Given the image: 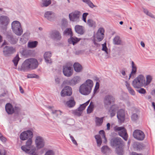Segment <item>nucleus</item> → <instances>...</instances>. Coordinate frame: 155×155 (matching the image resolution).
Listing matches in <instances>:
<instances>
[{
    "instance_id": "42",
    "label": "nucleus",
    "mask_w": 155,
    "mask_h": 155,
    "mask_svg": "<svg viewBox=\"0 0 155 155\" xmlns=\"http://www.w3.org/2000/svg\"><path fill=\"white\" fill-rule=\"evenodd\" d=\"M82 1L87 4L91 8H93L94 7H96L91 2L90 0H82Z\"/></svg>"
},
{
    "instance_id": "50",
    "label": "nucleus",
    "mask_w": 155,
    "mask_h": 155,
    "mask_svg": "<svg viewBox=\"0 0 155 155\" xmlns=\"http://www.w3.org/2000/svg\"><path fill=\"white\" fill-rule=\"evenodd\" d=\"M131 119L133 121H135L138 119V116L136 114H133L131 116Z\"/></svg>"
},
{
    "instance_id": "60",
    "label": "nucleus",
    "mask_w": 155,
    "mask_h": 155,
    "mask_svg": "<svg viewBox=\"0 0 155 155\" xmlns=\"http://www.w3.org/2000/svg\"><path fill=\"white\" fill-rule=\"evenodd\" d=\"M0 140L3 142H5L6 140V139L3 137L2 135L0 136Z\"/></svg>"
},
{
    "instance_id": "14",
    "label": "nucleus",
    "mask_w": 155,
    "mask_h": 155,
    "mask_svg": "<svg viewBox=\"0 0 155 155\" xmlns=\"http://www.w3.org/2000/svg\"><path fill=\"white\" fill-rule=\"evenodd\" d=\"M49 35L51 38L56 41H59L62 38L61 33L56 30L51 31L49 33Z\"/></svg>"
},
{
    "instance_id": "49",
    "label": "nucleus",
    "mask_w": 155,
    "mask_h": 155,
    "mask_svg": "<svg viewBox=\"0 0 155 155\" xmlns=\"http://www.w3.org/2000/svg\"><path fill=\"white\" fill-rule=\"evenodd\" d=\"M27 77L28 78H38L39 76L35 74H28L27 75Z\"/></svg>"
},
{
    "instance_id": "45",
    "label": "nucleus",
    "mask_w": 155,
    "mask_h": 155,
    "mask_svg": "<svg viewBox=\"0 0 155 155\" xmlns=\"http://www.w3.org/2000/svg\"><path fill=\"white\" fill-rule=\"evenodd\" d=\"M104 35H102L101 34H100L99 33H97L96 38L98 41H101L104 38Z\"/></svg>"
},
{
    "instance_id": "7",
    "label": "nucleus",
    "mask_w": 155,
    "mask_h": 155,
    "mask_svg": "<svg viewBox=\"0 0 155 155\" xmlns=\"http://www.w3.org/2000/svg\"><path fill=\"white\" fill-rule=\"evenodd\" d=\"M115 98L111 95H107L103 99V104L104 107L106 109L109 108L112 104L114 103Z\"/></svg>"
},
{
    "instance_id": "51",
    "label": "nucleus",
    "mask_w": 155,
    "mask_h": 155,
    "mask_svg": "<svg viewBox=\"0 0 155 155\" xmlns=\"http://www.w3.org/2000/svg\"><path fill=\"white\" fill-rule=\"evenodd\" d=\"M44 155H54V152L52 150H48Z\"/></svg>"
},
{
    "instance_id": "58",
    "label": "nucleus",
    "mask_w": 155,
    "mask_h": 155,
    "mask_svg": "<svg viewBox=\"0 0 155 155\" xmlns=\"http://www.w3.org/2000/svg\"><path fill=\"white\" fill-rule=\"evenodd\" d=\"M84 104L81 105V106L78 108L79 109L81 110V111H83L85 108L86 106H85Z\"/></svg>"
},
{
    "instance_id": "22",
    "label": "nucleus",
    "mask_w": 155,
    "mask_h": 155,
    "mask_svg": "<svg viewBox=\"0 0 155 155\" xmlns=\"http://www.w3.org/2000/svg\"><path fill=\"white\" fill-rule=\"evenodd\" d=\"M117 117L118 119L121 121H123L125 118V114L124 110H119L117 113Z\"/></svg>"
},
{
    "instance_id": "63",
    "label": "nucleus",
    "mask_w": 155,
    "mask_h": 155,
    "mask_svg": "<svg viewBox=\"0 0 155 155\" xmlns=\"http://www.w3.org/2000/svg\"><path fill=\"white\" fill-rule=\"evenodd\" d=\"M19 90L21 94H23L24 93V91L23 89H22V87L21 86L19 87Z\"/></svg>"
},
{
    "instance_id": "64",
    "label": "nucleus",
    "mask_w": 155,
    "mask_h": 155,
    "mask_svg": "<svg viewBox=\"0 0 155 155\" xmlns=\"http://www.w3.org/2000/svg\"><path fill=\"white\" fill-rule=\"evenodd\" d=\"M121 73L123 76H125L126 75L125 71L124 70H122L120 71Z\"/></svg>"
},
{
    "instance_id": "38",
    "label": "nucleus",
    "mask_w": 155,
    "mask_h": 155,
    "mask_svg": "<svg viewBox=\"0 0 155 155\" xmlns=\"http://www.w3.org/2000/svg\"><path fill=\"white\" fill-rule=\"evenodd\" d=\"M94 107V105L93 103L92 102H91L87 109V114H90L91 113L93 110Z\"/></svg>"
},
{
    "instance_id": "61",
    "label": "nucleus",
    "mask_w": 155,
    "mask_h": 155,
    "mask_svg": "<svg viewBox=\"0 0 155 155\" xmlns=\"http://www.w3.org/2000/svg\"><path fill=\"white\" fill-rule=\"evenodd\" d=\"M98 86H95V88L94 90V94L97 93V90L99 89Z\"/></svg>"
},
{
    "instance_id": "44",
    "label": "nucleus",
    "mask_w": 155,
    "mask_h": 155,
    "mask_svg": "<svg viewBox=\"0 0 155 155\" xmlns=\"http://www.w3.org/2000/svg\"><path fill=\"white\" fill-rule=\"evenodd\" d=\"M152 80V78L151 76L150 75H148L146 77V81H145V86H147L149 84Z\"/></svg>"
},
{
    "instance_id": "15",
    "label": "nucleus",
    "mask_w": 155,
    "mask_h": 155,
    "mask_svg": "<svg viewBox=\"0 0 155 155\" xmlns=\"http://www.w3.org/2000/svg\"><path fill=\"white\" fill-rule=\"evenodd\" d=\"M36 147L38 149L43 148L45 146V142L42 137L40 136L36 137L35 140Z\"/></svg>"
},
{
    "instance_id": "39",
    "label": "nucleus",
    "mask_w": 155,
    "mask_h": 155,
    "mask_svg": "<svg viewBox=\"0 0 155 155\" xmlns=\"http://www.w3.org/2000/svg\"><path fill=\"white\" fill-rule=\"evenodd\" d=\"M51 1L50 0H42V4L41 5L42 7H47L51 4Z\"/></svg>"
},
{
    "instance_id": "12",
    "label": "nucleus",
    "mask_w": 155,
    "mask_h": 155,
    "mask_svg": "<svg viewBox=\"0 0 155 155\" xmlns=\"http://www.w3.org/2000/svg\"><path fill=\"white\" fill-rule=\"evenodd\" d=\"M134 137L139 140H143L145 138V134L144 133L139 130H136L133 133Z\"/></svg>"
},
{
    "instance_id": "25",
    "label": "nucleus",
    "mask_w": 155,
    "mask_h": 155,
    "mask_svg": "<svg viewBox=\"0 0 155 155\" xmlns=\"http://www.w3.org/2000/svg\"><path fill=\"white\" fill-rule=\"evenodd\" d=\"M131 66L132 70L129 76V80L130 79L132 76H133L136 74L137 71V67L133 61L131 62Z\"/></svg>"
},
{
    "instance_id": "11",
    "label": "nucleus",
    "mask_w": 155,
    "mask_h": 155,
    "mask_svg": "<svg viewBox=\"0 0 155 155\" xmlns=\"http://www.w3.org/2000/svg\"><path fill=\"white\" fill-rule=\"evenodd\" d=\"M80 15L81 14L80 12L76 11L70 13L69 14V17L71 21L77 23L80 21Z\"/></svg>"
},
{
    "instance_id": "1",
    "label": "nucleus",
    "mask_w": 155,
    "mask_h": 155,
    "mask_svg": "<svg viewBox=\"0 0 155 155\" xmlns=\"http://www.w3.org/2000/svg\"><path fill=\"white\" fill-rule=\"evenodd\" d=\"M38 61L36 59L34 58L28 59L24 62L21 68H18V70L25 71L34 69L38 67Z\"/></svg>"
},
{
    "instance_id": "18",
    "label": "nucleus",
    "mask_w": 155,
    "mask_h": 155,
    "mask_svg": "<svg viewBox=\"0 0 155 155\" xmlns=\"http://www.w3.org/2000/svg\"><path fill=\"white\" fill-rule=\"evenodd\" d=\"M14 51V49L13 47L7 46L4 48L3 51L4 55L6 57L9 56L13 54Z\"/></svg>"
},
{
    "instance_id": "48",
    "label": "nucleus",
    "mask_w": 155,
    "mask_h": 155,
    "mask_svg": "<svg viewBox=\"0 0 155 155\" xmlns=\"http://www.w3.org/2000/svg\"><path fill=\"white\" fill-rule=\"evenodd\" d=\"M99 133L100 135H99L101 136V138H104V139L106 140V139L105 137V133L104 131L103 130H100L99 132Z\"/></svg>"
},
{
    "instance_id": "2",
    "label": "nucleus",
    "mask_w": 155,
    "mask_h": 155,
    "mask_svg": "<svg viewBox=\"0 0 155 155\" xmlns=\"http://www.w3.org/2000/svg\"><path fill=\"white\" fill-rule=\"evenodd\" d=\"M93 85V81L90 79H87L84 83L80 87V93L84 95L89 94L91 92Z\"/></svg>"
},
{
    "instance_id": "16",
    "label": "nucleus",
    "mask_w": 155,
    "mask_h": 155,
    "mask_svg": "<svg viewBox=\"0 0 155 155\" xmlns=\"http://www.w3.org/2000/svg\"><path fill=\"white\" fill-rule=\"evenodd\" d=\"M72 94V88L69 86H65L61 92V95L62 97L70 96Z\"/></svg>"
},
{
    "instance_id": "62",
    "label": "nucleus",
    "mask_w": 155,
    "mask_h": 155,
    "mask_svg": "<svg viewBox=\"0 0 155 155\" xmlns=\"http://www.w3.org/2000/svg\"><path fill=\"white\" fill-rule=\"evenodd\" d=\"M131 155H143L141 153H138L136 152H133L131 154Z\"/></svg>"
},
{
    "instance_id": "6",
    "label": "nucleus",
    "mask_w": 155,
    "mask_h": 155,
    "mask_svg": "<svg viewBox=\"0 0 155 155\" xmlns=\"http://www.w3.org/2000/svg\"><path fill=\"white\" fill-rule=\"evenodd\" d=\"M64 35H69L71 36V38L68 39V41L69 43L73 44V45H74L81 40L80 38L72 37V33L70 28L66 29L64 32Z\"/></svg>"
},
{
    "instance_id": "32",
    "label": "nucleus",
    "mask_w": 155,
    "mask_h": 155,
    "mask_svg": "<svg viewBox=\"0 0 155 155\" xmlns=\"http://www.w3.org/2000/svg\"><path fill=\"white\" fill-rule=\"evenodd\" d=\"M76 102L73 98L71 97L66 103L67 105L69 107H72L75 105Z\"/></svg>"
},
{
    "instance_id": "29",
    "label": "nucleus",
    "mask_w": 155,
    "mask_h": 155,
    "mask_svg": "<svg viewBox=\"0 0 155 155\" xmlns=\"http://www.w3.org/2000/svg\"><path fill=\"white\" fill-rule=\"evenodd\" d=\"M29 33L26 32L23 34L21 38H20V40L23 44L25 43L28 40Z\"/></svg>"
},
{
    "instance_id": "47",
    "label": "nucleus",
    "mask_w": 155,
    "mask_h": 155,
    "mask_svg": "<svg viewBox=\"0 0 155 155\" xmlns=\"http://www.w3.org/2000/svg\"><path fill=\"white\" fill-rule=\"evenodd\" d=\"M87 23L90 27H92L95 25V22L91 19H89L87 20Z\"/></svg>"
},
{
    "instance_id": "52",
    "label": "nucleus",
    "mask_w": 155,
    "mask_h": 155,
    "mask_svg": "<svg viewBox=\"0 0 155 155\" xmlns=\"http://www.w3.org/2000/svg\"><path fill=\"white\" fill-rule=\"evenodd\" d=\"M137 91L140 93L142 94H145L146 93V90L143 88H141L137 90Z\"/></svg>"
},
{
    "instance_id": "13",
    "label": "nucleus",
    "mask_w": 155,
    "mask_h": 155,
    "mask_svg": "<svg viewBox=\"0 0 155 155\" xmlns=\"http://www.w3.org/2000/svg\"><path fill=\"white\" fill-rule=\"evenodd\" d=\"M110 144L114 147H118L123 146V142L122 139L120 137H115L111 140Z\"/></svg>"
},
{
    "instance_id": "31",
    "label": "nucleus",
    "mask_w": 155,
    "mask_h": 155,
    "mask_svg": "<svg viewBox=\"0 0 155 155\" xmlns=\"http://www.w3.org/2000/svg\"><path fill=\"white\" fill-rule=\"evenodd\" d=\"M102 50L104 51L106 53V57L107 58H108L110 56L109 51H108V48L107 47V44L106 42L102 45Z\"/></svg>"
},
{
    "instance_id": "17",
    "label": "nucleus",
    "mask_w": 155,
    "mask_h": 155,
    "mask_svg": "<svg viewBox=\"0 0 155 155\" xmlns=\"http://www.w3.org/2000/svg\"><path fill=\"white\" fill-rule=\"evenodd\" d=\"M81 80V78L80 77L76 76L71 80H66L64 82H65L68 85L73 86L79 83Z\"/></svg>"
},
{
    "instance_id": "53",
    "label": "nucleus",
    "mask_w": 155,
    "mask_h": 155,
    "mask_svg": "<svg viewBox=\"0 0 155 155\" xmlns=\"http://www.w3.org/2000/svg\"><path fill=\"white\" fill-rule=\"evenodd\" d=\"M14 112H15L16 113H19L21 110V108L20 107L18 106H15L14 108Z\"/></svg>"
},
{
    "instance_id": "54",
    "label": "nucleus",
    "mask_w": 155,
    "mask_h": 155,
    "mask_svg": "<svg viewBox=\"0 0 155 155\" xmlns=\"http://www.w3.org/2000/svg\"><path fill=\"white\" fill-rule=\"evenodd\" d=\"M104 29L103 28H100L98 30L97 33H99L100 34H101L102 35H104Z\"/></svg>"
},
{
    "instance_id": "57",
    "label": "nucleus",
    "mask_w": 155,
    "mask_h": 155,
    "mask_svg": "<svg viewBox=\"0 0 155 155\" xmlns=\"http://www.w3.org/2000/svg\"><path fill=\"white\" fill-rule=\"evenodd\" d=\"M52 113L53 114H58L60 113V114L61 115V112L60 110H52Z\"/></svg>"
},
{
    "instance_id": "23",
    "label": "nucleus",
    "mask_w": 155,
    "mask_h": 155,
    "mask_svg": "<svg viewBox=\"0 0 155 155\" xmlns=\"http://www.w3.org/2000/svg\"><path fill=\"white\" fill-rule=\"evenodd\" d=\"M75 32L80 35H83L84 32V27L78 25H76L74 27Z\"/></svg>"
},
{
    "instance_id": "36",
    "label": "nucleus",
    "mask_w": 155,
    "mask_h": 155,
    "mask_svg": "<svg viewBox=\"0 0 155 155\" xmlns=\"http://www.w3.org/2000/svg\"><path fill=\"white\" fill-rule=\"evenodd\" d=\"M123 146L117 147L116 149V153L118 155H122L124 153Z\"/></svg>"
},
{
    "instance_id": "40",
    "label": "nucleus",
    "mask_w": 155,
    "mask_h": 155,
    "mask_svg": "<svg viewBox=\"0 0 155 155\" xmlns=\"http://www.w3.org/2000/svg\"><path fill=\"white\" fill-rule=\"evenodd\" d=\"M95 138L96 140L97 146L100 147L102 143V141L101 137V136L98 135H96L95 136Z\"/></svg>"
},
{
    "instance_id": "3",
    "label": "nucleus",
    "mask_w": 155,
    "mask_h": 155,
    "mask_svg": "<svg viewBox=\"0 0 155 155\" xmlns=\"http://www.w3.org/2000/svg\"><path fill=\"white\" fill-rule=\"evenodd\" d=\"M32 139L28 140L26 142L25 145L21 147V149L27 153L32 155H36L34 154L35 148L32 145Z\"/></svg>"
},
{
    "instance_id": "43",
    "label": "nucleus",
    "mask_w": 155,
    "mask_h": 155,
    "mask_svg": "<svg viewBox=\"0 0 155 155\" xmlns=\"http://www.w3.org/2000/svg\"><path fill=\"white\" fill-rule=\"evenodd\" d=\"M114 105H112L110 108L109 112L110 113V116L111 117L114 116L116 114V109H113Z\"/></svg>"
},
{
    "instance_id": "34",
    "label": "nucleus",
    "mask_w": 155,
    "mask_h": 155,
    "mask_svg": "<svg viewBox=\"0 0 155 155\" xmlns=\"http://www.w3.org/2000/svg\"><path fill=\"white\" fill-rule=\"evenodd\" d=\"M8 41L12 44H15L17 41V39L14 38L12 36L8 35L7 36Z\"/></svg>"
},
{
    "instance_id": "28",
    "label": "nucleus",
    "mask_w": 155,
    "mask_h": 155,
    "mask_svg": "<svg viewBox=\"0 0 155 155\" xmlns=\"http://www.w3.org/2000/svg\"><path fill=\"white\" fill-rule=\"evenodd\" d=\"M125 83L126 86L129 93L132 95H135V92L133 89L131 87L130 83L127 81H125Z\"/></svg>"
},
{
    "instance_id": "56",
    "label": "nucleus",
    "mask_w": 155,
    "mask_h": 155,
    "mask_svg": "<svg viewBox=\"0 0 155 155\" xmlns=\"http://www.w3.org/2000/svg\"><path fill=\"white\" fill-rule=\"evenodd\" d=\"M69 135H70V137L71 138V139L73 143L75 145H76V146L78 145V143H77V142L74 139V137L72 136L71 135H70V134H69Z\"/></svg>"
},
{
    "instance_id": "8",
    "label": "nucleus",
    "mask_w": 155,
    "mask_h": 155,
    "mask_svg": "<svg viewBox=\"0 0 155 155\" xmlns=\"http://www.w3.org/2000/svg\"><path fill=\"white\" fill-rule=\"evenodd\" d=\"M71 65V64L68 63L63 66V72L65 76L69 77L73 74V69Z\"/></svg>"
},
{
    "instance_id": "35",
    "label": "nucleus",
    "mask_w": 155,
    "mask_h": 155,
    "mask_svg": "<svg viewBox=\"0 0 155 155\" xmlns=\"http://www.w3.org/2000/svg\"><path fill=\"white\" fill-rule=\"evenodd\" d=\"M38 44L37 41H29L28 43V46L29 48H33L36 47Z\"/></svg>"
},
{
    "instance_id": "20",
    "label": "nucleus",
    "mask_w": 155,
    "mask_h": 155,
    "mask_svg": "<svg viewBox=\"0 0 155 155\" xmlns=\"http://www.w3.org/2000/svg\"><path fill=\"white\" fill-rule=\"evenodd\" d=\"M9 22V19L8 18L4 15H2L0 17V23L2 25H7Z\"/></svg>"
},
{
    "instance_id": "41",
    "label": "nucleus",
    "mask_w": 155,
    "mask_h": 155,
    "mask_svg": "<svg viewBox=\"0 0 155 155\" xmlns=\"http://www.w3.org/2000/svg\"><path fill=\"white\" fill-rule=\"evenodd\" d=\"M81 110L79 109V108H78V110H73L72 113L75 116H80L81 115L82 112V111H81Z\"/></svg>"
},
{
    "instance_id": "59",
    "label": "nucleus",
    "mask_w": 155,
    "mask_h": 155,
    "mask_svg": "<svg viewBox=\"0 0 155 155\" xmlns=\"http://www.w3.org/2000/svg\"><path fill=\"white\" fill-rule=\"evenodd\" d=\"M0 155H6V152L4 149H0Z\"/></svg>"
},
{
    "instance_id": "55",
    "label": "nucleus",
    "mask_w": 155,
    "mask_h": 155,
    "mask_svg": "<svg viewBox=\"0 0 155 155\" xmlns=\"http://www.w3.org/2000/svg\"><path fill=\"white\" fill-rule=\"evenodd\" d=\"M88 15V14L87 13H84L82 16V18H83V20L84 21L86 22V18L87 16Z\"/></svg>"
},
{
    "instance_id": "30",
    "label": "nucleus",
    "mask_w": 155,
    "mask_h": 155,
    "mask_svg": "<svg viewBox=\"0 0 155 155\" xmlns=\"http://www.w3.org/2000/svg\"><path fill=\"white\" fill-rule=\"evenodd\" d=\"M73 67L74 71L77 72H80L82 71V67L78 63H74Z\"/></svg>"
},
{
    "instance_id": "33",
    "label": "nucleus",
    "mask_w": 155,
    "mask_h": 155,
    "mask_svg": "<svg viewBox=\"0 0 155 155\" xmlns=\"http://www.w3.org/2000/svg\"><path fill=\"white\" fill-rule=\"evenodd\" d=\"M133 148L137 150H142L143 146L142 144L138 142H134L133 145Z\"/></svg>"
},
{
    "instance_id": "26",
    "label": "nucleus",
    "mask_w": 155,
    "mask_h": 155,
    "mask_svg": "<svg viewBox=\"0 0 155 155\" xmlns=\"http://www.w3.org/2000/svg\"><path fill=\"white\" fill-rule=\"evenodd\" d=\"M113 43L115 45H124V43L121 41L120 37L118 36H115L113 39Z\"/></svg>"
},
{
    "instance_id": "46",
    "label": "nucleus",
    "mask_w": 155,
    "mask_h": 155,
    "mask_svg": "<svg viewBox=\"0 0 155 155\" xmlns=\"http://www.w3.org/2000/svg\"><path fill=\"white\" fill-rule=\"evenodd\" d=\"M19 60L18 55H17L13 59L12 61L15 66H17Z\"/></svg>"
},
{
    "instance_id": "37",
    "label": "nucleus",
    "mask_w": 155,
    "mask_h": 155,
    "mask_svg": "<svg viewBox=\"0 0 155 155\" xmlns=\"http://www.w3.org/2000/svg\"><path fill=\"white\" fill-rule=\"evenodd\" d=\"M104 117L99 118L98 117H96L95 123L96 125L97 126H101L103 122Z\"/></svg>"
},
{
    "instance_id": "4",
    "label": "nucleus",
    "mask_w": 155,
    "mask_h": 155,
    "mask_svg": "<svg viewBox=\"0 0 155 155\" xmlns=\"http://www.w3.org/2000/svg\"><path fill=\"white\" fill-rule=\"evenodd\" d=\"M145 78L142 74L137 76L132 81V85L135 88H140L143 86H145Z\"/></svg>"
},
{
    "instance_id": "19",
    "label": "nucleus",
    "mask_w": 155,
    "mask_h": 155,
    "mask_svg": "<svg viewBox=\"0 0 155 155\" xmlns=\"http://www.w3.org/2000/svg\"><path fill=\"white\" fill-rule=\"evenodd\" d=\"M44 16L47 19L51 21L54 19L55 15L54 13L52 11H47L45 12Z\"/></svg>"
},
{
    "instance_id": "24",
    "label": "nucleus",
    "mask_w": 155,
    "mask_h": 155,
    "mask_svg": "<svg viewBox=\"0 0 155 155\" xmlns=\"http://www.w3.org/2000/svg\"><path fill=\"white\" fill-rule=\"evenodd\" d=\"M51 53L49 51L45 52L44 55L45 61L47 63H51Z\"/></svg>"
},
{
    "instance_id": "27",
    "label": "nucleus",
    "mask_w": 155,
    "mask_h": 155,
    "mask_svg": "<svg viewBox=\"0 0 155 155\" xmlns=\"http://www.w3.org/2000/svg\"><path fill=\"white\" fill-rule=\"evenodd\" d=\"M101 151L103 154L108 155L111 153V150L107 146L105 145L101 147Z\"/></svg>"
},
{
    "instance_id": "10",
    "label": "nucleus",
    "mask_w": 155,
    "mask_h": 155,
    "mask_svg": "<svg viewBox=\"0 0 155 155\" xmlns=\"http://www.w3.org/2000/svg\"><path fill=\"white\" fill-rule=\"evenodd\" d=\"M33 137V132L30 130H28L22 132L20 136V139L23 140L32 139Z\"/></svg>"
},
{
    "instance_id": "9",
    "label": "nucleus",
    "mask_w": 155,
    "mask_h": 155,
    "mask_svg": "<svg viewBox=\"0 0 155 155\" xmlns=\"http://www.w3.org/2000/svg\"><path fill=\"white\" fill-rule=\"evenodd\" d=\"M115 131H119L118 132L119 135L122 137L125 140H127L128 137L126 129L122 127H114Z\"/></svg>"
},
{
    "instance_id": "21",
    "label": "nucleus",
    "mask_w": 155,
    "mask_h": 155,
    "mask_svg": "<svg viewBox=\"0 0 155 155\" xmlns=\"http://www.w3.org/2000/svg\"><path fill=\"white\" fill-rule=\"evenodd\" d=\"M5 110L8 114H12L14 112V108L10 103H7L5 106Z\"/></svg>"
},
{
    "instance_id": "5",
    "label": "nucleus",
    "mask_w": 155,
    "mask_h": 155,
    "mask_svg": "<svg viewBox=\"0 0 155 155\" xmlns=\"http://www.w3.org/2000/svg\"><path fill=\"white\" fill-rule=\"evenodd\" d=\"M13 32L17 35H21L23 33L21 23L18 21H13L11 24Z\"/></svg>"
}]
</instances>
